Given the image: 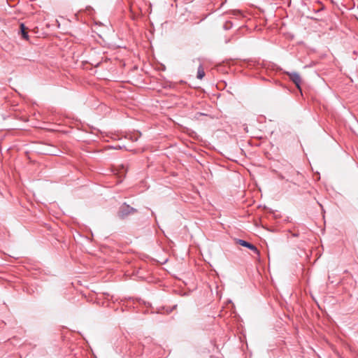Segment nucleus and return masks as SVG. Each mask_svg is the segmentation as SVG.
Masks as SVG:
<instances>
[{
  "label": "nucleus",
  "mask_w": 358,
  "mask_h": 358,
  "mask_svg": "<svg viewBox=\"0 0 358 358\" xmlns=\"http://www.w3.org/2000/svg\"><path fill=\"white\" fill-rule=\"evenodd\" d=\"M136 211V209L124 203L120 207L117 215L120 218L124 219L129 215L135 213Z\"/></svg>",
  "instance_id": "1"
},
{
  "label": "nucleus",
  "mask_w": 358,
  "mask_h": 358,
  "mask_svg": "<svg viewBox=\"0 0 358 358\" xmlns=\"http://www.w3.org/2000/svg\"><path fill=\"white\" fill-rule=\"evenodd\" d=\"M285 73L289 76V79L295 84L297 89L301 90V84L302 80L299 73L297 72H285Z\"/></svg>",
  "instance_id": "2"
},
{
  "label": "nucleus",
  "mask_w": 358,
  "mask_h": 358,
  "mask_svg": "<svg viewBox=\"0 0 358 358\" xmlns=\"http://www.w3.org/2000/svg\"><path fill=\"white\" fill-rule=\"evenodd\" d=\"M236 243H238L241 246L248 248V249L251 250L252 251H253L254 252H255L257 254L259 253V250L257 248V247L255 245H254L253 244H252V243H249V242H248L246 241H244V240H242V239H238L236 241Z\"/></svg>",
  "instance_id": "3"
},
{
  "label": "nucleus",
  "mask_w": 358,
  "mask_h": 358,
  "mask_svg": "<svg viewBox=\"0 0 358 358\" xmlns=\"http://www.w3.org/2000/svg\"><path fill=\"white\" fill-rule=\"evenodd\" d=\"M204 76H205L204 70H203L202 66L200 65L198 68L196 77L198 79L201 80L204 77Z\"/></svg>",
  "instance_id": "4"
},
{
  "label": "nucleus",
  "mask_w": 358,
  "mask_h": 358,
  "mask_svg": "<svg viewBox=\"0 0 358 358\" xmlns=\"http://www.w3.org/2000/svg\"><path fill=\"white\" fill-rule=\"evenodd\" d=\"M127 167L124 165H122L119 170L117 171V174L119 175V177H123L124 176L126 172H127Z\"/></svg>",
  "instance_id": "5"
},
{
  "label": "nucleus",
  "mask_w": 358,
  "mask_h": 358,
  "mask_svg": "<svg viewBox=\"0 0 358 358\" xmlns=\"http://www.w3.org/2000/svg\"><path fill=\"white\" fill-rule=\"evenodd\" d=\"M25 29H26V27H25L24 24H20V30H21V32H22V37L24 39L27 40L29 38V36H28L27 32L25 31Z\"/></svg>",
  "instance_id": "6"
},
{
  "label": "nucleus",
  "mask_w": 358,
  "mask_h": 358,
  "mask_svg": "<svg viewBox=\"0 0 358 358\" xmlns=\"http://www.w3.org/2000/svg\"><path fill=\"white\" fill-rule=\"evenodd\" d=\"M357 8H358V5H357Z\"/></svg>",
  "instance_id": "7"
}]
</instances>
